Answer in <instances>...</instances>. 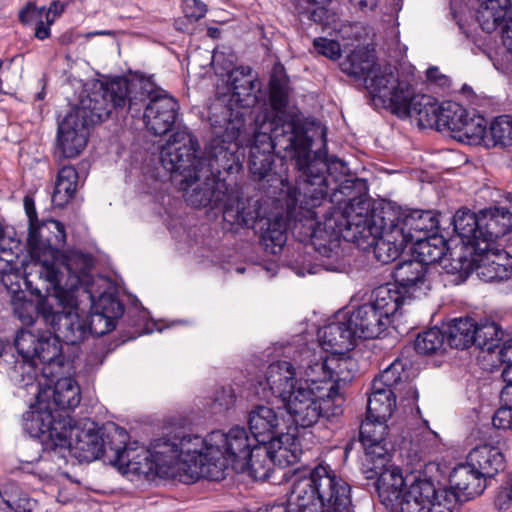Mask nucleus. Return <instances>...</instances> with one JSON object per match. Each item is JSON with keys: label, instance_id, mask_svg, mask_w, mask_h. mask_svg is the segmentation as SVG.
Segmentation results:
<instances>
[{"label": "nucleus", "instance_id": "1", "mask_svg": "<svg viewBox=\"0 0 512 512\" xmlns=\"http://www.w3.org/2000/svg\"><path fill=\"white\" fill-rule=\"evenodd\" d=\"M229 93L222 98L223 106L209 117L212 138L209 153L221 160L222 176L227 179L242 170L245 148H249L248 169L254 180H262L272 171L275 151L281 158H289L298 170L296 186L288 191V203L300 202L301 209L319 206L325 196L333 192V170L344 176L348 167L340 159H327L321 151L312 156V139L293 132L292 124L274 129L271 123L252 122L251 108L263 101L262 84L249 66L234 68L228 77ZM233 184V181H228ZM231 188L239 195L238 191ZM240 197V196H238ZM241 201L246 203L242 198ZM246 211L259 212L245 204Z\"/></svg>", "mask_w": 512, "mask_h": 512}, {"label": "nucleus", "instance_id": "2", "mask_svg": "<svg viewBox=\"0 0 512 512\" xmlns=\"http://www.w3.org/2000/svg\"><path fill=\"white\" fill-rule=\"evenodd\" d=\"M358 179H344L335 185L331 201L343 208L329 207L323 219V230L298 224L295 234L301 240L312 239L314 249L322 256L335 258L336 263L325 265L326 270L339 271L343 264L338 261L341 240L354 243L360 250H372L377 261L388 264L398 258L408 244L403 232L395 228L390 210L369 213V202L357 196Z\"/></svg>", "mask_w": 512, "mask_h": 512}, {"label": "nucleus", "instance_id": "3", "mask_svg": "<svg viewBox=\"0 0 512 512\" xmlns=\"http://www.w3.org/2000/svg\"><path fill=\"white\" fill-rule=\"evenodd\" d=\"M211 140L199 155L197 138L187 130L173 133L160 152V161L171 179L184 193L185 201L194 208L210 206L222 209L223 219L234 226H251L257 217L255 211H246L245 203L222 176L221 160L209 153Z\"/></svg>", "mask_w": 512, "mask_h": 512}, {"label": "nucleus", "instance_id": "4", "mask_svg": "<svg viewBox=\"0 0 512 512\" xmlns=\"http://www.w3.org/2000/svg\"><path fill=\"white\" fill-rule=\"evenodd\" d=\"M12 259L0 257V272L3 273V283L12 294L11 303L18 320H35V314L41 315L45 320H61L75 316L80 320L78 313L76 291L79 287L90 283V271L94 265L93 257L80 251H71L56 260L51 261L48 268H52L55 277L40 278L46 283V295L41 296V291L36 288L38 300L34 303L25 298V293L19 284H13L10 271L13 269Z\"/></svg>", "mask_w": 512, "mask_h": 512}, {"label": "nucleus", "instance_id": "5", "mask_svg": "<svg viewBox=\"0 0 512 512\" xmlns=\"http://www.w3.org/2000/svg\"><path fill=\"white\" fill-rule=\"evenodd\" d=\"M129 434L125 428L115 423L98 426L94 421H86L83 426L73 424L71 431L62 443L65 451L56 452L52 459L59 468L68 463V458H74L79 463H90L104 458L105 461L119 468H132L143 472L142 461L127 446Z\"/></svg>", "mask_w": 512, "mask_h": 512}, {"label": "nucleus", "instance_id": "6", "mask_svg": "<svg viewBox=\"0 0 512 512\" xmlns=\"http://www.w3.org/2000/svg\"><path fill=\"white\" fill-rule=\"evenodd\" d=\"M212 446L208 456L213 459L209 468H205L208 479L220 481L231 468L236 473H248L255 480H267L273 471L275 460L271 458L264 443H257L244 427L235 426L228 432L214 430L209 433Z\"/></svg>", "mask_w": 512, "mask_h": 512}, {"label": "nucleus", "instance_id": "7", "mask_svg": "<svg viewBox=\"0 0 512 512\" xmlns=\"http://www.w3.org/2000/svg\"><path fill=\"white\" fill-rule=\"evenodd\" d=\"M208 440L209 434L202 438L182 429L169 436L155 439L149 449H142L138 454L144 469L142 473L167 474L169 470L181 465L178 470L187 471L182 481L194 483L200 478L208 479L205 468H209L213 463V459L208 456L212 452Z\"/></svg>", "mask_w": 512, "mask_h": 512}, {"label": "nucleus", "instance_id": "8", "mask_svg": "<svg viewBox=\"0 0 512 512\" xmlns=\"http://www.w3.org/2000/svg\"><path fill=\"white\" fill-rule=\"evenodd\" d=\"M37 322H27L21 328L14 339V346L18 352L16 356L13 350L5 354L6 358L1 362L0 371L5 373L11 382L20 388L35 387L37 370L36 361L42 364L63 365L64 357L61 354L59 337L50 329L35 327Z\"/></svg>", "mask_w": 512, "mask_h": 512}, {"label": "nucleus", "instance_id": "9", "mask_svg": "<svg viewBox=\"0 0 512 512\" xmlns=\"http://www.w3.org/2000/svg\"><path fill=\"white\" fill-rule=\"evenodd\" d=\"M148 79L117 77L85 95H82L74 112L87 124L94 125L108 119L112 112L140 115L151 90Z\"/></svg>", "mask_w": 512, "mask_h": 512}, {"label": "nucleus", "instance_id": "10", "mask_svg": "<svg viewBox=\"0 0 512 512\" xmlns=\"http://www.w3.org/2000/svg\"><path fill=\"white\" fill-rule=\"evenodd\" d=\"M368 83L381 104L393 114L400 118L414 117L420 127L438 130L441 104L432 96L416 94L407 77H396L388 70Z\"/></svg>", "mask_w": 512, "mask_h": 512}, {"label": "nucleus", "instance_id": "11", "mask_svg": "<svg viewBox=\"0 0 512 512\" xmlns=\"http://www.w3.org/2000/svg\"><path fill=\"white\" fill-rule=\"evenodd\" d=\"M284 407L296 426L309 428L320 420L335 422L344 412L345 397L335 385L305 375Z\"/></svg>", "mask_w": 512, "mask_h": 512}, {"label": "nucleus", "instance_id": "12", "mask_svg": "<svg viewBox=\"0 0 512 512\" xmlns=\"http://www.w3.org/2000/svg\"><path fill=\"white\" fill-rule=\"evenodd\" d=\"M293 494L302 500L304 510L311 504L321 512H354L352 486L329 465L314 467L307 478L294 484Z\"/></svg>", "mask_w": 512, "mask_h": 512}, {"label": "nucleus", "instance_id": "13", "mask_svg": "<svg viewBox=\"0 0 512 512\" xmlns=\"http://www.w3.org/2000/svg\"><path fill=\"white\" fill-rule=\"evenodd\" d=\"M251 436L257 443H264L270 456L278 466L289 465L299 461V439L291 430L283 413H277L265 405L253 407L247 417Z\"/></svg>", "mask_w": 512, "mask_h": 512}, {"label": "nucleus", "instance_id": "14", "mask_svg": "<svg viewBox=\"0 0 512 512\" xmlns=\"http://www.w3.org/2000/svg\"><path fill=\"white\" fill-rule=\"evenodd\" d=\"M72 418L50 407L48 393H37L36 400L22 415V427L26 434L39 440L42 458L52 461L56 452H63L65 436L71 431Z\"/></svg>", "mask_w": 512, "mask_h": 512}, {"label": "nucleus", "instance_id": "15", "mask_svg": "<svg viewBox=\"0 0 512 512\" xmlns=\"http://www.w3.org/2000/svg\"><path fill=\"white\" fill-rule=\"evenodd\" d=\"M454 231L466 243L485 250L512 230V204L481 210H458L453 217Z\"/></svg>", "mask_w": 512, "mask_h": 512}, {"label": "nucleus", "instance_id": "16", "mask_svg": "<svg viewBox=\"0 0 512 512\" xmlns=\"http://www.w3.org/2000/svg\"><path fill=\"white\" fill-rule=\"evenodd\" d=\"M328 195L325 196V200L317 207L309 208L307 211L301 209L300 202L297 201L295 204L288 203V196L286 197V220L282 216H276L273 219H260L262 222L260 243L264 247L265 251L270 254L279 253L284 247L287 241V229L291 230L294 238L301 243H310L314 247L312 239L301 240L295 234V227L298 224L304 226H310L312 224L313 230H323V221L318 219L319 214L325 211L323 216L327 213L329 207H335L334 202L328 200Z\"/></svg>", "mask_w": 512, "mask_h": 512}, {"label": "nucleus", "instance_id": "17", "mask_svg": "<svg viewBox=\"0 0 512 512\" xmlns=\"http://www.w3.org/2000/svg\"><path fill=\"white\" fill-rule=\"evenodd\" d=\"M400 512H454L456 496L424 473L408 474Z\"/></svg>", "mask_w": 512, "mask_h": 512}, {"label": "nucleus", "instance_id": "18", "mask_svg": "<svg viewBox=\"0 0 512 512\" xmlns=\"http://www.w3.org/2000/svg\"><path fill=\"white\" fill-rule=\"evenodd\" d=\"M27 243L39 278L55 277L53 269L48 267L51 261L61 256L62 248L65 246L64 225L58 220L50 219L30 226Z\"/></svg>", "mask_w": 512, "mask_h": 512}, {"label": "nucleus", "instance_id": "19", "mask_svg": "<svg viewBox=\"0 0 512 512\" xmlns=\"http://www.w3.org/2000/svg\"><path fill=\"white\" fill-rule=\"evenodd\" d=\"M408 296L401 291L395 284L386 283L377 287L373 291V301L365 303L355 308L354 306L345 307L334 314L333 320H375L388 319L401 312Z\"/></svg>", "mask_w": 512, "mask_h": 512}, {"label": "nucleus", "instance_id": "20", "mask_svg": "<svg viewBox=\"0 0 512 512\" xmlns=\"http://www.w3.org/2000/svg\"><path fill=\"white\" fill-rule=\"evenodd\" d=\"M289 98V79L285 73V69L282 65L277 64L273 67V71L269 80V103L273 110L272 113L265 112L263 114L254 115L252 108V122L256 123L259 120V124L271 123L272 129L278 126H284V124H292L293 132L296 134L308 135L307 132L298 125L295 120L289 115L285 108L288 105Z\"/></svg>", "mask_w": 512, "mask_h": 512}, {"label": "nucleus", "instance_id": "21", "mask_svg": "<svg viewBox=\"0 0 512 512\" xmlns=\"http://www.w3.org/2000/svg\"><path fill=\"white\" fill-rule=\"evenodd\" d=\"M391 455L385 457L383 465L378 464L377 459L369 465L362 463V472L365 478L375 479L374 488L380 502L387 508L399 507L401 497L407 487V475L403 476L401 468L390 464Z\"/></svg>", "mask_w": 512, "mask_h": 512}, {"label": "nucleus", "instance_id": "22", "mask_svg": "<svg viewBox=\"0 0 512 512\" xmlns=\"http://www.w3.org/2000/svg\"><path fill=\"white\" fill-rule=\"evenodd\" d=\"M451 131L460 141H479L486 132L485 120L482 117H470L467 110L457 102L441 103V115L438 131Z\"/></svg>", "mask_w": 512, "mask_h": 512}, {"label": "nucleus", "instance_id": "23", "mask_svg": "<svg viewBox=\"0 0 512 512\" xmlns=\"http://www.w3.org/2000/svg\"><path fill=\"white\" fill-rule=\"evenodd\" d=\"M151 90L145 101L144 122L152 134L161 136L167 134L174 127L179 111V104L175 98L164 91H155L151 82Z\"/></svg>", "mask_w": 512, "mask_h": 512}, {"label": "nucleus", "instance_id": "24", "mask_svg": "<svg viewBox=\"0 0 512 512\" xmlns=\"http://www.w3.org/2000/svg\"><path fill=\"white\" fill-rule=\"evenodd\" d=\"M388 419H375V417L366 416L360 424L358 431V441L364 450L363 463L369 465L371 461L377 459L378 464L383 465L385 457L391 455L393 450V441L389 437Z\"/></svg>", "mask_w": 512, "mask_h": 512}, {"label": "nucleus", "instance_id": "25", "mask_svg": "<svg viewBox=\"0 0 512 512\" xmlns=\"http://www.w3.org/2000/svg\"><path fill=\"white\" fill-rule=\"evenodd\" d=\"M397 364H391L372 382L371 394L367 401V415L375 419H390L396 407V396L392 387L401 380Z\"/></svg>", "mask_w": 512, "mask_h": 512}, {"label": "nucleus", "instance_id": "26", "mask_svg": "<svg viewBox=\"0 0 512 512\" xmlns=\"http://www.w3.org/2000/svg\"><path fill=\"white\" fill-rule=\"evenodd\" d=\"M89 124L74 111L68 113L58 125L57 147L65 158L77 157L86 147Z\"/></svg>", "mask_w": 512, "mask_h": 512}, {"label": "nucleus", "instance_id": "27", "mask_svg": "<svg viewBox=\"0 0 512 512\" xmlns=\"http://www.w3.org/2000/svg\"><path fill=\"white\" fill-rule=\"evenodd\" d=\"M450 492L456 496V508L483 493L486 479L466 460L453 468L449 475Z\"/></svg>", "mask_w": 512, "mask_h": 512}, {"label": "nucleus", "instance_id": "28", "mask_svg": "<svg viewBox=\"0 0 512 512\" xmlns=\"http://www.w3.org/2000/svg\"><path fill=\"white\" fill-rule=\"evenodd\" d=\"M340 68L342 72L349 76L363 78L365 87L374 100H379V98L370 90L368 82L379 74H384V71H388L387 69H389L392 75L399 77L396 69L390 65L377 67L374 55L364 48L353 50L340 63Z\"/></svg>", "mask_w": 512, "mask_h": 512}, {"label": "nucleus", "instance_id": "29", "mask_svg": "<svg viewBox=\"0 0 512 512\" xmlns=\"http://www.w3.org/2000/svg\"><path fill=\"white\" fill-rule=\"evenodd\" d=\"M305 375L318 377L320 381L329 382L335 385V390L339 392L341 382L348 383L354 378V363L349 358L321 356L318 361L306 367Z\"/></svg>", "mask_w": 512, "mask_h": 512}, {"label": "nucleus", "instance_id": "30", "mask_svg": "<svg viewBox=\"0 0 512 512\" xmlns=\"http://www.w3.org/2000/svg\"><path fill=\"white\" fill-rule=\"evenodd\" d=\"M445 333L446 342L451 348L466 349L471 345L482 347L486 345V334L482 337L484 329L497 334L499 322H449Z\"/></svg>", "mask_w": 512, "mask_h": 512}, {"label": "nucleus", "instance_id": "31", "mask_svg": "<svg viewBox=\"0 0 512 512\" xmlns=\"http://www.w3.org/2000/svg\"><path fill=\"white\" fill-rule=\"evenodd\" d=\"M476 271L478 276L488 282L508 279L512 274V256L503 249L493 246L478 250L476 246Z\"/></svg>", "mask_w": 512, "mask_h": 512}, {"label": "nucleus", "instance_id": "32", "mask_svg": "<svg viewBox=\"0 0 512 512\" xmlns=\"http://www.w3.org/2000/svg\"><path fill=\"white\" fill-rule=\"evenodd\" d=\"M393 220L395 228L403 232L407 243L428 236L427 233L437 229L439 225L437 214L432 210L404 209Z\"/></svg>", "mask_w": 512, "mask_h": 512}, {"label": "nucleus", "instance_id": "33", "mask_svg": "<svg viewBox=\"0 0 512 512\" xmlns=\"http://www.w3.org/2000/svg\"><path fill=\"white\" fill-rule=\"evenodd\" d=\"M427 267L418 259L413 257L406 261L399 262L392 272L394 283L408 298L418 297L416 294H425L424 290L428 288Z\"/></svg>", "mask_w": 512, "mask_h": 512}, {"label": "nucleus", "instance_id": "34", "mask_svg": "<svg viewBox=\"0 0 512 512\" xmlns=\"http://www.w3.org/2000/svg\"><path fill=\"white\" fill-rule=\"evenodd\" d=\"M266 384L271 393L282 400L283 404L294 394L299 382L294 366L285 360L271 363L265 375Z\"/></svg>", "mask_w": 512, "mask_h": 512}, {"label": "nucleus", "instance_id": "35", "mask_svg": "<svg viewBox=\"0 0 512 512\" xmlns=\"http://www.w3.org/2000/svg\"><path fill=\"white\" fill-rule=\"evenodd\" d=\"M38 393H48L50 407L61 414H68L79 406L81 389L74 377L67 376L57 379L53 388L40 390Z\"/></svg>", "mask_w": 512, "mask_h": 512}, {"label": "nucleus", "instance_id": "36", "mask_svg": "<svg viewBox=\"0 0 512 512\" xmlns=\"http://www.w3.org/2000/svg\"><path fill=\"white\" fill-rule=\"evenodd\" d=\"M466 460L485 479L492 478L505 468L504 455L498 447L483 444L473 448Z\"/></svg>", "mask_w": 512, "mask_h": 512}, {"label": "nucleus", "instance_id": "37", "mask_svg": "<svg viewBox=\"0 0 512 512\" xmlns=\"http://www.w3.org/2000/svg\"><path fill=\"white\" fill-rule=\"evenodd\" d=\"M49 323L53 329L50 331L59 337V342L63 341L68 345L79 344L88 334L103 336L115 330L118 324V322H104L105 328L98 331L93 325L95 322H65L64 330H61L60 322Z\"/></svg>", "mask_w": 512, "mask_h": 512}, {"label": "nucleus", "instance_id": "38", "mask_svg": "<svg viewBox=\"0 0 512 512\" xmlns=\"http://www.w3.org/2000/svg\"><path fill=\"white\" fill-rule=\"evenodd\" d=\"M474 244H469L461 239V246L450 252V257L444 256L441 261L442 267L446 273L457 275V281L461 282L476 271V251L472 250Z\"/></svg>", "mask_w": 512, "mask_h": 512}, {"label": "nucleus", "instance_id": "39", "mask_svg": "<svg viewBox=\"0 0 512 512\" xmlns=\"http://www.w3.org/2000/svg\"><path fill=\"white\" fill-rule=\"evenodd\" d=\"M512 15V0H500L497 3L480 2L476 11V21L486 33H492L502 27Z\"/></svg>", "mask_w": 512, "mask_h": 512}, {"label": "nucleus", "instance_id": "40", "mask_svg": "<svg viewBox=\"0 0 512 512\" xmlns=\"http://www.w3.org/2000/svg\"><path fill=\"white\" fill-rule=\"evenodd\" d=\"M448 250V242L445 237L434 233L423 238H417L413 242L412 255L428 267L430 264L441 263Z\"/></svg>", "mask_w": 512, "mask_h": 512}, {"label": "nucleus", "instance_id": "41", "mask_svg": "<svg viewBox=\"0 0 512 512\" xmlns=\"http://www.w3.org/2000/svg\"><path fill=\"white\" fill-rule=\"evenodd\" d=\"M391 322H332L340 332L342 338H346L351 345H355L356 339L370 340L386 336Z\"/></svg>", "mask_w": 512, "mask_h": 512}, {"label": "nucleus", "instance_id": "42", "mask_svg": "<svg viewBox=\"0 0 512 512\" xmlns=\"http://www.w3.org/2000/svg\"><path fill=\"white\" fill-rule=\"evenodd\" d=\"M78 173L73 166H63L57 174L52 202L55 206H65L75 195Z\"/></svg>", "mask_w": 512, "mask_h": 512}, {"label": "nucleus", "instance_id": "43", "mask_svg": "<svg viewBox=\"0 0 512 512\" xmlns=\"http://www.w3.org/2000/svg\"><path fill=\"white\" fill-rule=\"evenodd\" d=\"M84 291L91 301V315L101 316L103 320H120L122 318L124 306L115 295L103 293L95 300L88 288H85Z\"/></svg>", "mask_w": 512, "mask_h": 512}, {"label": "nucleus", "instance_id": "44", "mask_svg": "<svg viewBox=\"0 0 512 512\" xmlns=\"http://www.w3.org/2000/svg\"><path fill=\"white\" fill-rule=\"evenodd\" d=\"M445 341V333L441 329L433 327L417 335L414 348L418 354L433 355L443 349Z\"/></svg>", "mask_w": 512, "mask_h": 512}, {"label": "nucleus", "instance_id": "45", "mask_svg": "<svg viewBox=\"0 0 512 512\" xmlns=\"http://www.w3.org/2000/svg\"><path fill=\"white\" fill-rule=\"evenodd\" d=\"M326 4L312 1H296L295 9L299 16L306 17L322 26H329L335 21L336 15L326 8Z\"/></svg>", "mask_w": 512, "mask_h": 512}, {"label": "nucleus", "instance_id": "46", "mask_svg": "<svg viewBox=\"0 0 512 512\" xmlns=\"http://www.w3.org/2000/svg\"><path fill=\"white\" fill-rule=\"evenodd\" d=\"M490 137L493 146L509 147L512 145V117L501 115L490 124L483 137Z\"/></svg>", "mask_w": 512, "mask_h": 512}, {"label": "nucleus", "instance_id": "47", "mask_svg": "<svg viewBox=\"0 0 512 512\" xmlns=\"http://www.w3.org/2000/svg\"><path fill=\"white\" fill-rule=\"evenodd\" d=\"M23 495V490L14 481L0 483V510L10 511L17 497Z\"/></svg>", "mask_w": 512, "mask_h": 512}, {"label": "nucleus", "instance_id": "48", "mask_svg": "<svg viewBox=\"0 0 512 512\" xmlns=\"http://www.w3.org/2000/svg\"><path fill=\"white\" fill-rule=\"evenodd\" d=\"M313 47L318 54L332 60H336L341 56L340 44L335 40L319 37L314 39Z\"/></svg>", "mask_w": 512, "mask_h": 512}, {"label": "nucleus", "instance_id": "49", "mask_svg": "<svg viewBox=\"0 0 512 512\" xmlns=\"http://www.w3.org/2000/svg\"><path fill=\"white\" fill-rule=\"evenodd\" d=\"M503 405L497 409L493 418L492 424L497 429H511L512 428V400L509 397V401L506 403L502 401Z\"/></svg>", "mask_w": 512, "mask_h": 512}, {"label": "nucleus", "instance_id": "50", "mask_svg": "<svg viewBox=\"0 0 512 512\" xmlns=\"http://www.w3.org/2000/svg\"><path fill=\"white\" fill-rule=\"evenodd\" d=\"M183 11L188 19L198 21L205 16L207 6L200 0H184Z\"/></svg>", "mask_w": 512, "mask_h": 512}, {"label": "nucleus", "instance_id": "51", "mask_svg": "<svg viewBox=\"0 0 512 512\" xmlns=\"http://www.w3.org/2000/svg\"><path fill=\"white\" fill-rule=\"evenodd\" d=\"M40 18H44V8L38 9L30 3L19 12V20L23 24H35Z\"/></svg>", "mask_w": 512, "mask_h": 512}, {"label": "nucleus", "instance_id": "52", "mask_svg": "<svg viewBox=\"0 0 512 512\" xmlns=\"http://www.w3.org/2000/svg\"><path fill=\"white\" fill-rule=\"evenodd\" d=\"M37 506V501L23 491V495L17 497L15 504L11 507L12 512H33Z\"/></svg>", "mask_w": 512, "mask_h": 512}, {"label": "nucleus", "instance_id": "53", "mask_svg": "<svg viewBox=\"0 0 512 512\" xmlns=\"http://www.w3.org/2000/svg\"><path fill=\"white\" fill-rule=\"evenodd\" d=\"M236 400L234 390L231 387H223L219 390L215 397V402L224 409H230Z\"/></svg>", "mask_w": 512, "mask_h": 512}, {"label": "nucleus", "instance_id": "54", "mask_svg": "<svg viewBox=\"0 0 512 512\" xmlns=\"http://www.w3.org/2000/svg\"><path fill=\"white\" fill-rule=\"evenodd\" d=\"M494 506L499 511H507L512 507V493L506 487H502L494 499Z\"/></svg>", "mask_w": 512, "mask_h": 512}, {"label": "nucleus", "instance_id": "55", "mask_svg": "<svg viewBox=\"0 0 512 512\" xmlns=\"http://www.w3.org/2000/svg\"><path fill=\"white\" fill-rule=\"evenodd\" d=\"M53 23V18L49 17V13H45L44 18H40L35 23L34 35L39 40H45L50 36V25Z\"/></svg>", "mask_w": 512, "mask_h": 512}, {"label": "nucleus", "instance_id": "56", "mask_svg": "<svg viewBox=\"0 0 512 512\" xmlns=\"http://www.w3.org/2000/svg\"><path fill=\"white\" fill-rule=\"evenodd\" d=\"M506 386L501 391V401L506 403L509 401L510 394L512 392V365L509 363L505 365L501 374Z\"/></svg>", "mask_w": 512, "mask_h": 512}, {"label": "nucleus", "instance_id": "57", "mask_svg": "<svg viewBox=\"0 0 512 512\" xmlns=\"http://www.w3.org/2000/svg\"><path fill=\"white\" fill-rule=\"evenodd\" d=\"M501 39L503 46L507 49L508 53H510L512 57V15L502 26Z\"/></svg>", "mask_w": 512, "mask_h": 512}, {"label": "nucleus", "instance_id": "58", "mask_svg": "<svg viewBox=\"0 0 512 512\" xmlns=\"http://www.w3.org/2000/svg\"><path fill=\"white\" fill-rule=\"evenodd\" d=\"M101 363H102V361L99 363L97 362L96 355L88 356L85 361V365H84L83 369L76 372V376L78 378H80L82 376L89 377V376L93 375L97 369V366L100 365Z\"/></svg>", "mask_w": 512, "mask_h": 512}, {"label": "nucleus", "instance_id": "59", "mask_svg": "<svg viewBox=\"0 0 512 512\" xmlns=\"http://www.w3.org/2000/svg\"><path fill=\"white\" fill-rule=\"evenodd\" d=\"M24 209H25L26 215L28 217L29 227L35 226L36 224H38L39 221L37 218L35 203H34V200L29 196H26L24 198Z\"/></svg>", "mask_w": 512, "mask_h": 512}, {"label": "nucleus", "instance_id": "60", "mask_svg": "<svg viewBox=\"0 0 512 512\" xmlns=\"http://www.w3.org/2000/svg\"><path fill=\"white\" fill-rule=\"evenodd\" d=\"M137 325V328H140L143 326L142 330L138 332V335L142 334H151L154 330H157L159 332H162L164 328H169L171 324H168L166 326L160 325L163 322H135Z\"/></svg>", "mask_w": 512, "mask_h": 512}, {"label": "nucleus", "instance_id": "61", "mask_svg": "<svg viewBox=\"0 0 512 512\" xmlns=\"http://www.w3.org/2000/svg\"><path fill=\"white\" fill-rule=\"evenodd\" d=\"M500 359L507 365H512V339H508L504 342L503 347L500 350Z\"/></svg>", "mask_w": 512, "mask_h": 512}, {"label": "nucleus", "instance_id": "62", "mask_svg": "<svg viewBox=\"0 0 512 512\" xmlns=\"http://www.w3.org/2000/svg\"><path fill=\"white\" fill-rule=\"evenodd\" d=\"M426 75L428 80L436 82L440 85H444L447 81L446 76L440 73L438 67H430L427 70Z\"/></svg>", "mask_w": 512, "mask_h": 512}, {"label": "nucleus", "instance_id": "63", "mask_svg": "<svg viewBox=\"0 0 512 512\" xmlns=\"http://www.w3.org/2000/svg\"><path fill=\"white\" fill-rule=\"evenodd\" d=\"M65 5L59 1H55L51 3L48 10L44 9V14L49 13V17L53 18V22L55 21L56 17L60 15L64 10Z\"/></svg>", "mask_w": 512, "mask_h": 512}, {"label": "nucleus", "instance_id": "64", "mask_svg": "<svg viewBox=\"0 0 512 512\" xmlns=\"http://www.w3.org/2000/svg\"><path fill=\"white\" fill-rule=\"evenodd\" d=\"M473 46L470 48L472 53L477 54L478 52L482 51L485 52V40L481 39H472Z\"/></svg>", "mask_w": 512, "mask_h": 512}]
</instances>
